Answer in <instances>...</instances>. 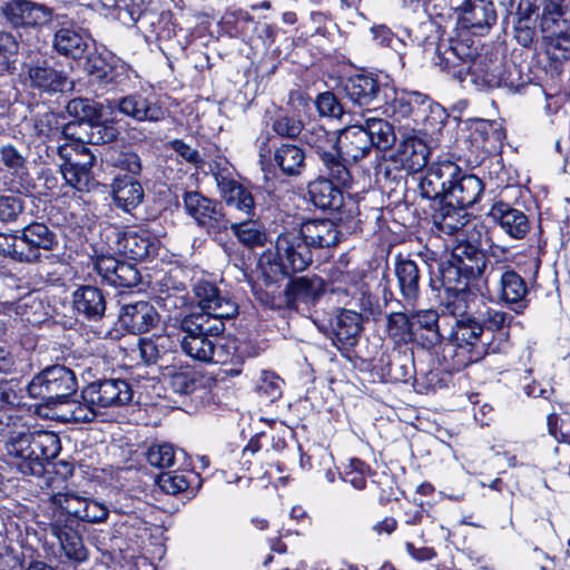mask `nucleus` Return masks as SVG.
<instances>
[{
    "label": "nucleus",
    "instance_id": "nucleus-1",
    "mask_svg": "<svg viewBox=\"0 0 570 570\" xmlns=\"http://www.w3.org/2000/svg\"><path fill=\"white\" fill-rule=\"evenodd\" d=\"M194 294L200 312L188 314L181 320V332L199 334L215 341L225 331L224 320L238 314V305L207 281L197 282Z\"/></svg>",
    "mask_w": 570,
    "mask_h": 570
},
{
    "label": "nucleus",
    "instance_id": "nucleus-2",
    "mask_svg": "<svg viewBox=\"0 0 570 570\" xmlns=\"http://www.w3.org/2000/svg\"><path fill=\"white\" fill-rule=\"evenodd\" d=\"M78 389L72 370L63 365H52L42 370L28 385L31 397L41 400L49 406L66 402Z\"/></svg>",
    "mask_w": 570,
    "mask_h": 570
},
{
    "label": "nucleus",
    "instance_id": "nucleus-3",
    "mask_svg": "<svg viewBox=\"0 0 570 570\" xmlns=\"http://www.w3.org/2000/svg\"><path fill=\"white\" fill-rule=\"evenodd\" d=\"M426 32L423 40V48L426 53H431V59L441 70L460 75L469 57V48L460 41L443 39L441 27L433 20L421 24Z\"/></svg>",
    "mask_w": 570,
    "mask_h": 570
},
{
    "label": "nucleus",
    "instance_id": "nucleus-4",
    "mask_svg": "<svg viewBox=\"0 0 570 570\" xmlns=\"http://www.w3.org/2000/svg\"><path fill=\"white\" fill-rule=\"evenodd\" d=\"M303 141L315 149L323 166V174L338 184L351 181V174L345 163L337 155V134L327 131L323 126L312 124L303 131Z\"/></svg>",
    "mask_w": 570,
    "mask_h": 570
},
{
    "label": "nucleus",
    "instance_id": "nucleus-5",
    "mask_svg": "<svg viewBox=\"0 0 570 570\" xmlns=\"http://www.w3.org/2000/svg\"><path fill=\"white\" fill-rule=\"evenodd\" d=\"M332 293L337 295V302L344 305H353L361 309V314L366 318L377 320L383 308L379 298L373 296L366 284L356 279L355 275L336 271L332 274Z\"/></svg>",
    "mask_w": 570,
    "mask_h": 570
},
{
    "label": "nucleus",
    "instance_id": "nucleus-6",
    "mask_svg": "<svg viewBox=\"0 0 570 570\" xmlns=\"http://www.w3.org/2000/svg\"><path fill=\"white\" fill-rule=\"evenodd\" d=\"M58 154L63 163L60 165V171L66 183L72 188L85 191L92 183V166L95 156L91 150L82 145H60Z\"/></svg>",
    "mask_w": 570,
    "mask_h": 570
},
{
    "label": "nucleus",
    "instance_id": "nucleus-7",
    "mask_svg": "<svg viewBox=\"0 0 570 570\" xmlns=\"http://www.w3.org/2000/svg\"><path fill=\"white\" fill-rule=\"evenodd\" d=\"M183 205L187 215L208 234L216 235L227 229L228 219L217 200L197 190H188L183 195Z\"/></svg>",
    "mask_w": 570,
    "mask_h": 570
},
{
    "label": "nucleus",
    "instance_id": "nucleus-8",
    "mask_svg": "<svg viewBox=\"0 0 570 570\" xmlns=\"http://www.w3.org/2000/svg\"><path fill=\"white\" fill-rule=\"evenodd\" d=\"M279 269L288 275L303 272L312 263V252L298 230L281 234L275 244Z\"/></svg>",
    "mask_w": 570,
    "mask_h": 570
},
{
    "label": "nucleus",
    "instance_id": "nucleus-9",
    "mask_svg": "<svg viewBox=\"0 0 570 570\" xmlns=\"http://www.w3.org/2000/svg\"><path fill=\"white\" fill-rule=\"evenodd\" d=\"M132 396L130 384L120 379L94 382L82 391V399L100 409L126 405L132 400Z\"/></svg>",
    "mask_w": 570,
    "mask_h": 570
},
{
    "label": "nucleus",
    "instance_id": "nucleus-10",
    "mask_svg": "<svg viewBox=\"0 0 570 570\" xmlns=\"http://www.w3.org/2000/svg\"><path fill=\"white\" fill-rule=\"evenodd\" d=\"M0 17L13 27H37L51 19V10L28 0H0Z\"/></svg>",
    "mask_w": 570,
    "mask_h": 570
},
{
    "label": "nucleus",
    "instance_id": "nucleus-11",
    "mask_svg": "<svg viewBox=\"0 0 570 570\" xmlns=\"http://www.w3.org/2000/svg\"><path fill=\"white\" fill-rule=\"evenodd\" d=\"M39 135L48 138L63 137L65 145L91 144V121H72L60 128L55 114H46L36 125Z\"/></svg>",
    "mask_w": 570,
    "mask_h": 570
},
{
    "label": "nucleus",
    "instance_id": "nucleus-12",
    "mask_svg": "<svg viewBox=\"0 0 570 570\" xmlns=\"http://www.w3.org/2000/svg\"><path fill=\"white\" fill-rule=\"evenodd\" d=\"M374 142L361 125H352L337 134V155L347 166L366 157Z\"/></svg>",
    "mask_w": 570,
    "mask_h": 570
},
{
    "label": "nucleus",
    "instance_id": "nucleus-13",
    "mask_svg": "<svg viewBox=\"0 0 570 570\" xmlns=\"http://www.w3.org/2000/svg\"><path fill=\"white\" fill-rule=\"evenodd\" d=\"M35 456L19 465L23 475L41 476L45 472V461L55 459L60 450L59 436L50 431H33Z\"/></svg>",
    "mask_w": 570,
    "mask_h": 570
},
{
    "label": "nucleus",
    "instance_id": "nucleus-14",
    "mask_svg": "<svg viewBox=\"0 0 570 570\" xmlns=\"http://www.w3.org/2000/svg\"><path fill=\"white\" fill-rule=\"evenodd\" d=\"M483 326L474 314L470 317L458 318L452 325L449 340L460 348H470L481 358L489 353L490 346L483 341Z\"/></svg>",
    "mask_w": 570,
    "mask_h": 570
},
{
    "label": "nucleus",
    "instance_id": "nucleus-15",
    "mask_svg": "<svg viewBox=\"0 0 570 570\" xmlns=\"http://www.w3.org/2000/svg\"><path fill=\"white\" fill-rule=\"evenodd\" d=\"M20 239L26 263L40 261L41 250H52L57 244V235L46 224L32 222L20 230Z\"/></svg>",
    "mask_w": 570,
    "mask_h": 570
},
{
    "label": "nucleus",
    "instance_id": "nucleus-16",
    "mask_svg": "<svg viewBox=\"0 0 570 570\" xmlns=\"http://www.w3.org/2000/svg\"><path fill=\"white\" fill-rule=\"evenodd\" d=\"M449 263L461 276L476 278L483 274L487 258L483 252L471 242L459 240L452 247Z\"/></svg>",
    "mask_w": 570,
    "mask_h": 570
},
{
    "label": "nucleus",
    "instance_id": "nucleus-17",
    "mask_svg": "<svg viewBox=\"0 0 570 570\" xmlns=\"http://www.w3.org/2000/svg\"><path fill=\"white\" fill-rule=\"evenodd\" d=\"M449 263L461 276L476 278L483 274L487 258L483 252L471 242L459 240L452 247Z\"/></svg>",
    "mask_w": 570,
    "mask_h": 570
},
{
    "label": "nucleus",
    "instance_id": "nucleus-18",
    "mask_svg": "<svg viewBox=\"0 0 570 570\" xmlns=\"http://www.w3.org/2000/svg\"><path fill=\"white\" fill-rule=\"evenodd\" d=\"M460 174V167L452 161H443L432 165L420 179V194L426 199L448 197V186Z\"/></svg>",
    "mask_w": 570,
    "mask_h": 570
},
{
    "label": "nucleus",
    "instance_id": "nucleus-19",
    "mask_svg": "<svg viewBox=\"0 0 570 570\" xmlns=\"http://www.w3.org/2000/svg\"><path fill=\"white\" fill-rule=\"evenodd\" d=\"M430 154V148L423 139L410 136L397 145L391 159L399 164L402 169L416 173L426 166Z\"/></svg>",
    "mask_w": 570,
    "mask_h": 570
},
{
    "label": "nucleus",
    "instance_id": "nucleus-20",
    "mask_svg": "<svg viewBox=\"0 0 570 570\" xmlns=\"http://www.w3.org/2000/svg\"><path fill=\"white\" fill-rule=\"evenodd\" d=\"M324 292L323 281L320 277H297L292 279L285 289V305L299 311L302 305L308 306L316 302Z\"/></svg>",
    "mask_w": 570,
    "mask_h": 570
},
{
    "label": "nucleus",
    "instance_id": "nucleus-21",
    "mask_svg": "<svg viewBox=\"0 0 570 570\" xmlns=\"http://www.w3.org/2000/svg\"><path fill=\"white\" fill-rule=\"evenodd\" d=\"M220 197L228 207H232L246 216L254 215V198L252 193L232 177L217 173L214 175Z\"/></svg>",
    "mask_w": 570,
    "mask_h": 570
},
{
    "label": "nucleus",
    "instance_id": "nucleus-22",
    "mask_svg": "<svg viewBox=\"0 0 570 570\" xmlns=\"http://www.w3.org/2000/svg\"><path fill=\"white\" fill-rule=\"evenodd\" d=\"M106 297L101 289L91 285L79 286L72 293V308L87 321H98L106 312Z\"/></svg>",
    "mask_w": 570,
    "mask_h": 570
},
{
    "label": "nucleus",
    "instance_id": "nucleus-23",
    "mask_svg": "<svg viewBox=\"0 0 570 570\" xmlns=\"http://www.w3.org/2000/svg\"><path fill=\"white\" fill-rule=\"evenodd\" d=\"M159 321L158 313L148 302H136L122 306L119 323L130 333L148 332Z\"/></svg>",
    "mask_w": 570,
    "mask_h": 570
},
{
    "label": "nucleus",
    "instance_id": "nucleus-24",
    "mask_svg": "<svg viewBox=\"0 0 570 570\" xmlns=\"http://www.w3.org/2000/svg\"><path fill=\"white\" fill-rule=\"evenodd\" d=\"M363 317L351 308H341L337 311L334 318L331 321V328L335 340L344 347H352L356 345L360 335L363 331Z\"/></svg>",
    "mask_w": 570,
    "mask_h": 570
},
{
    "label": "nucleus",
    "instance_id": "nucleus-25",
    "mask_svg": "<svg viewBox=\"0 0 570 570\" xmlns=\"http://www.w3.org/2000/svg\"><path fill=\"white\" fill-rule=\"evenodd\" d=\"M490 216L513 239H522L530 230V222L527 215L509 204L502 202L494 204Z\"/></svg>",
    "mask_w": 570,
    "mask_h": 570
},
{
    "label": "nucleus",
    "instance_id": "nucleus-26",
    "mask_svg": "<svg viewBox=\"0 0 570 570\" xmlns=\"http://www.w3.org/2000/svg\"><path fill=\"white\" fill-rule=\"evenodd\" d=\"M460 20L463 28L482 33L495 22L497 12L491 0H465Z\"/></svg>",
    "mask_w": 570,
    "mask_h": 570
},
{
    "label": "nucleus",
    "instance_id": "nucleus-27",
    "mask_svg": "<svg viewBox=\"0 0 570 570\" xmlns=\"http://www.w3.org/2000/svg\"><path fill=\"white\" fill-rule=\"evenodd\" d=\"M483 189L484 185L478 176L462 174L460 170L449 183L446 200L468 208L480 199Z\"/></svg>",
    "mask_w": 570,
    "mask_h": 570
},
{
    "label": "nucleus",
    "instance_id": "nucleus-28",
    "mask_svg": "<svg viewBox=\"0 0 570 570\" xmlns=\"http://www.w3.org/2000/svg\"><path fill=\"white\" fill-rule=\"evenodd\" d=\"M158 243L147 232H125L118 238V250L127 258L144 261L157 253Z\"/></svg>",
    "mask_w": 570,
    "mask_h": 570
},
{
    "label": "nucleus",
    "instance_id": "nucleus-29",
    "mask_svg": "<svg viewBox=\"0 0 570 570\" xmlns=\"http://www.w3.org/2000/svg\"><path fill=\"white\" fill-rule=\"evenodd\" d=\"M465 209V207L446 200L432 216L434 227L449 236L462 233L471 217Z\"/></svg>",
    "mask_w": 570,
    "mask_h": 570
},
{
    "label": "nucleus",
    "instance_id": "nucleus-30",
    "mask_svg": "<svg viewBox=\"0 0 570 570\" xmlns=\"http://www.w3.org/2000/svg\"><path fill=\"white\" fill-rule=\"evenodd\" d=\"M335 179L327 176L320 177L308 184V195L312 203L321 209L338 210L343 205V194ZM348 183L345 185L347 186Z\"/></svg>",
    "mask_w": 570,
    "mask_h": 570
},
{
    "label": "nucleus",
    "instance_id": "nucleus-31",
    "mask_svg": "<svg viewBox=\"0 0 570 570\" xmlns=\"http://www.w3.org/2000/svg\"><path fill=\"white\" fill-rule=\"evenodd\" d=\"M309 247H332L341 240L337 225L330 219L306 222L298 230Z\"/></svg>",
    "mask_w": 570,
    "mask_h": 570
},
{
    "label": "nucleus",
    "instance_id": "nucleus-32",
    "mask_svg": "<svg viewBox=\"0 0 570 570\" xmlns=\"http://www.w3.org/2000/svg\"><path fill=\"white\" fill-rule=\"evenodd\" d=\"M480 303L481 299L478 295L465 286L462 288L448 287L445 289L443 307L454 320L470 317Z\"/></svg>",
    "mask_w": 570,
    "mask_h": 570
},
{
    "label": "nucleus",
    "instance_id": "nucleus-33",
    "mask_svg": "<svg viewBox=\"0 0 570 570\" xmlns=\"http://www.w3.org/2000/svg\"><path fill=\"white\" fill-rule=\"evenodd\" d=\"M118 109L126 116L138 121H158L164 118L165 111L156 102L141 95H129L118 102Z\"/></svg>",
    "mask_w": 570,
    "mask_h": 570
},
{
    "label": "nucleus",
    "instance_id": "nucleus-34",
    "mask_svg": "<svg viewBox=\"0 0 570 570\" xmlns=\"http://www.w3.org/2000/svg\"><path fill=\"white\" fill-rule=\"evenodd\" d=\"M414 338L419 337L424 347L431 348L441 343L443 335L439 327V314L433 309H422L412 315Z\"/></svg>",
    "mask_w": 570,
    "mask_h": 570
},
{
    "label": "nucleus",
    "instance_id": "nucleus-35",
    "mask_svg": "<svg viewBox=\"0 0 570 570\" xmlns=\"http://www.w3.org/2000/svg\"><path fill=\"white\" fill-rule=\"evenodd\" d=\"M202 375L188 366H168L163 372L164 384L179 395L194 393L202 385Z\"/></svg>",
    "mask_w": 570,
    "mask_h": 570
},
{
    "label": "nucleus",
    "instance_id": "nucleus-36",
    "mask_svg": "<svg viewBox=\"0 0 570 570\" xmlns=\"http://www.w3.org/2000/svg\"><path fill=\"white\" fill-rule=\"evenodd\" d=\"M394 272L403 301L413 305L420 296L419 266L411 259H401L395 264Z\"/></svg>",
    "mask_w": 570,
    "mask_h": 570
},
{
    "label": "nucleus",
    "instance_id": "nucleus-37",
    "mask_svg": "<svg viewBox=\"0 0 570 570\" xmlns=\"http://www.w3.org/2000/svg\"><path fill=\"white\" fill-rule=\"evenodd\" d=\"M346 98L360 107L370 105L380 91L375 79L364 75H356L346 79L343 85Z\"/></svg>",
    "mask_w": 570,
    "mask_h": 570
},
{
    "label": "nucleus",
    "instance_id": "nucleus-38",
    "mask_svg": "<svg viewBox=\"0 0 570 570\" xmlns=\"http://www.w3.org/2000/svg\"><path fill=\"white\" fill-rule=\"evenodd\" d=\"M498 296L507 304H515L518 308L524 307L528 286L524 279L514 271H499Z\"/></svg>",
    "mask_w": 570,
    "mask_h": 570
},
{
    "label": "nucleus",
    "instance_id": "nucleus-39",
    "mask_svg": "<svg viewBox=\"0 0 570 570\" xmlns=\"http://www.w3.org/2000/svg\"><path fill=\"white\" fill-rule=\"evenodd\" d=\"M89 37L73 27H63L56 31L55 49L66 57L79 59L88 48Z\"/></svg>",
    "mask_w": 570,
    "mask_h": 570
},
{
    "label": "nucleus",
    "instance_id": "nucleus-40",
    "mask_svg": "<svg viewBox=\"0 0 570 570\" xmlns=\"http://www.w3.org/2000/svg\"><path fill=\"white\" fill-rule=\"evenodd\" d=\"M112 196L116 206L129 213L142 202L144 189L130 177H117L112 183Z\"/></svg>",
    "mask_w": 570,
    "mask_h": 570
},
{
    "label": "nucleus",
    "instance_id": "nucleus-41",
    "mask_svg": "<svg viewBox=\"0 0 570 570\" xmlns=\"http://www.w3.org/2000/svg\"><path fill=\"white\" fill-rule=\"evenodd\" d=\"M32 86L45 91H63L71 87V81L60 71L43 65L29 68Z\"/></svg>",
    "mask_w": 570,
    "mask_h": 570
},
{
    "label": "nucleus",
    "instance_id": "nucleus-42",
    "mask_svg": "<svg viewBox=\"0 0 570 570\" xmlns=\"http://www.w3.org/2000/svg\"><path fill=\"white\" fill-rule=\"evenodd\" d=\"M274 163L286 176H299L305 168L304 150L292 144H283L274 151Z\"/></svg>",
    "mask_w": 570,
    "mask_h": 570
},
{
    "label": "nucleus",
    "instance_id": "nucleus-43",
    "mask_svg": "<svg viewBox=\"0 0 570 570\" xmlns=\"http://www.w3.org/2000/svg\"><path fill=\"white\" fill-rule=\"evenodd\" d=\"M410 114L415 125H425L441 118L443 110L428 96L417 91L409 92Z\"/></svg>",
    "mask_w": 570,
    "mask_h": 570
},
{
    "label": "nucleus",
    "instance_id": "nucleus-44",
    "mask_svg": "<svg viewBox=\"0 0 570 570\" xmlns=\"http://www.w3.org/2000/svg\"><path fill=\"white\" fill-rule=\"evenodd\" d=\"M360 125L379 149H389L396 140L392 125L382 118L364 115V121Z\"/></svg>",
    "mask_w": 570,
    "mask_h": 570
},
{
    "label": "nucleus",
    "instance_id": "nucleus-45",
    "mask_svg": "<svg viewBox=\"0 0 570 570\" xmlns=\"http://www.w3.org/2000/svg\"><path fill=\"white\" fill-rule=\"evenodd\" d=\"M180 348L189 357L209 363L214 358V340L194 333H184L180 338Z\"/></svg>",
    "mask_w": 570,
    "mask_h": 570
},
{
    "label": "nucleus",
    "instance_id": "nucleus-46",
    "mask_svg": "<svg viewBox=\"0 0 570 570\" xmlns=\"http://www.w3.org/2000/svg\"><path fill=\"white\" fill-rule=\"evenodd\" d=\"M6 451L8 455L19 460L17 462V469L19 470L20 464L24 461H31L35 456L33 432L23 430L11 433L6 442Z\"/></svg>",
    "mask_w": 570,
    "mask_h": 570
},
{
    "label": "nucleus",
    "instance_id": "nucleus-47",
    "mask_svg": "<svg viewBox=\"0 0 570 570\" xmlns=\"http://www.w3.org/2000/svg\"><path fill=\"white\" fill-rule=\"evenodd\" d=\"M230 229L246 247L263 246L267 238L263 225L256 220L233 223Z\"/></svg>",
    "mask_w": 570,
    "mask_h": 570
},
{
    "label": "nucleus",
    "instance_id": "nucleus-48",
    "mask_svg": "<svg viewBox=\"0 0 570 570\" xmlns=\"http://www.w3.org/2000/svg\"><path fill=\"white\" fill-rule=\"evenodd\" d=\"M14 309L16 321L20 318L29 324H39L43 321L45 312L41 299L32 294H28L16 303H11Z\"/></svg>",
    "mask_w": 570,
    "mask_h": 570
},
{
    "label": "nucleus",
    "instance_id": "nucleus-49",
    "mask_svg": "<svg viewBox=\"0 0 570 570\" xmlns=\"http://www.w3.org/2000/svg\"><path fill=\"white\" fill-rule=\"evenodd\" d=\"M386 332L396 344H405L414 338L412 321L402 312L390 313L386 317Z\"/></svg>",
    "mask_w": 570,
    "mask_h": 570
},
{
    "label": "nucleus",
    "instance_id": "nucleus-50",
    "mask_svg": "<svg viewBox=\"0 0 570 570\" xmlns=\"http://www.w3.org/2000/svg\"><path fill=\"white\" fill-rule=\"evenodd\" d=\"M474 317L479 320L483 326V332L488 331H501L505 326H509L513 320V316L501 309L488 306L481 301L478 308H475Z\"/></svg>",
    "mask_w": 570,
    "mask_h": 570
},
{
    "label": "nucleus",
    "instance_id": "nucleus-51",
    "mask_svg": "<svg viewBox=\"0 0 570 570\" xmlns=\"http://www.w3.org/2000/svg\"><path fill=\"white\" fill-rule=\"evenodd\" d=\"M88 498L81 497L73 491L56 492L50 495V502L63 513L81 521L82 509Z\"/></svg>",
    "mask_w": 570,
    "mask_h": 570
},
{
    "label": "nucleus",
    "instance_id": "nucleus-52",
    "mask_svg": "<svg viewBox=\"0 0 570 570\" xmlns=\"http://www.w3.org/2000/svg\"><path fill=\"white\" fill-rule=\"evenodd\" d=\"M214 363L240 364L243 354L239 352L238 342L235 337H218L214 341Z\"/></svg>",
    "mask_w": 570,
    "mask_h": 570
},
{
    "label": "nucleus",
    "instance_id": "nucleus-53",
    "mask_svg": "<svg viewBox=\"0 0 570 570\" xmlns=\"http://www.w3.org/2000/svg\"><path fill=\"white\" fill-rule=\"evenodd\" d=\"M69 116L77 121H94L101 118V107L89 99L75 98L67 104L66 107Z\"/></svg>",
    "mask_w": 570,
    "mask_h": 570
},
{
    "label": "nucleus",
    "instance_id": "nucleus-54",
    "mask_svg": "<svg viewBox=\"0 0 570 570\" xmlns=\"http://www.w3.org/2000/svg\"><path fill=\"white\" fill-rule=\"evenodd\" d=\"M469 71L475 80H481V82L489 88L500 87L502 83L507 85V80L500 76L499 63H492L489 66L483 63L481 60L474 61L469 67Z\"/></svg>",
    "mask_w": 570,
    "mask_h": 570
},
{
    "label": "nucleus",
    "instance_id": "nucleus-55",
    "mask_svg": "<svg viewBox=\"0 0 570 570\" xmlns=\"http://www.w3.org/2000/svg\"><path fill=\"white\" fill-rule=\"evenodd\" d=\"M146 459L155 468H170L176 461V450L169 443L154 444L146 452Z\"/></svg>",
    "mask_w": 570,
    "mask_h": 570
},
{
    "label": "nucleus",
    "instance_id": "nucleus-56",
    "mask_svg": "<svg viewBox=\"0 0 570 570\" xmlns=\"http://www.w3.org/2000/svg\"><path fill=\"white\" fill-rule=\"evenodd\" d=\"M119 69L121 71H127L124 65L119 66H110L101 58H94L89 61L88 70L91 76H94L99 81L105 83L115 82L119 83L120 80L118 77L120 76Z\"/></svg>",
    "mask_w": 570,
    "mask_h": 570
},
{
    "label": "nucleus",
    "instance_id": "nucleus-57",
    "mask_svg": "<svg viewBox=\"0 0 570 570\" xmlns=\"http://www.w3.org/2000/svg\"><path fill=\"white\" fill-rule=\"evenodd\" d=\"M24 212V199L19 195H0V220L17 223Z\"/></svg>",
    "mask_w": 570,
    "mask_h": 570
},
{
    "label": "nucleus",
    "instance_id": "nucleus-58",
    "mask_svg": "<svg viewBox=\"0 0 570 570\" xmlns=\"http://www.w3.org/2000/svg\"><path fill=\"white\" fill-rule=\"evenodd\" d=\"M61 547L69 559L82 562L87 559V550L81 537L75 531H63L59 534Z\"/></svg>",
    "mask_w": 570,
    "mask_h": 570
},
{
    "label": "nucleus",
    "instance_id": "nucleus-59",
    "mask_svg": "<svg viewBox=\"0 0 570 570\" xmlns=\"http://www.w3.org/2000/svg\"><path fill=\"white\" fill-rule=\"evenodd\" d=\"M546 51L553 61H566L570 59V36L564 32L547 38Z\"/></svg>",
    "mask_w": 570,
    "mask_h": 570
},
{
    "label": "nucleus",
    "instance_id": "nucleus-60",
    "mask_svg": "<svg viewBox=\"0 0 570 570\" xmlns=\"http://www.w3.org/2000/svg\"><path fill=\"white\" fill-rule=\"evenodd\" d=\"M67 405L68 416L66 419L77 423H87L94 421L100 409L97 407L96 404L88 402L86 399H83V402L72 401L67 403Z\"/></svg>",
    "mask_w": 570,
    "mask_h": 570
},
{
    "label": "nucleus",
    "instance_id": "nucleus-61",
    "mask_svg": "<svg viewBox=\"0 0 570 570\" xmlns=\"http://www.w3.org/2000/svg\"><path fill=\"white\" fill-rule=\"evenodd\" d=\"M273 131L284 138H295L303 132V122L288 115H278L272 122Z\"/></svg>",
    "mask_w": 570,
    "mask_h": 570
},
{
    "label": "nucleus",
    "instance_id": "nucleus-62",
    "mask_svg": "<svg viewBox=\"0 0 570 570\" xmlns=\"http://www.w3.org/2000/svg\"><path fill=\"white\" fill-rule=\"evenodd\" d=\"M315 107L318 114L323 117L341 118L344 114V108L338 101L336 96L331 91L320 94L315 100Z\"/></svg>",
    "mask_w": 570,
    "mask_h": 570
},
{
    "label": "nucleus",
    "instance_id": "nucleus-63",
    "mask_svg": "<svg viewBox=\"0 0 570 570\" xmlns=\"http://www.w3.org/2000/svg\"><path fill=\"white\" fill-rule=\"evenodd\" d=\"M159 489L167 494L177 495L189 488V481L184 474L161 473L157 479Z\"/></svg>",
    "mask_w": 570,
    "mask_h": 570
},
{
    "label": "nucleus",
    "instance_id": "nucleus-64",
    "mask_svg": "<svg viewBox=\"0 0 570 570\" xmlns=\"http://www.w3.org/2000/svg\"><path fill=\"white\" fill-rule=\"evenodd\" d=\"M110 163L112 166L132 175H138L141 171L140 157L131 150H122L111 155Z\"/></svg>",
    "mask_w": 570,
    "mask_h": 570
}]
</instances>
